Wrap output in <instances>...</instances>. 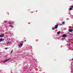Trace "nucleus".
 Wrapping results in <instances>:
<instances>
[{"label": "nucleus", "mask_w": 73, "mask_h": 73, "mask_svg": "<svg viewBox=\"0 0 73 73\" xmlns=\"http://www.w3.org/2000/svg\"><path fill=\"white\" fill-rule=\"evenodd\" d=\"M9 60H11V58H9V59H7V60H4L3 61V62H7V61H9Z\"/></svg>", "instance_id": "nucleus-4"}, {"label": "nucleus", "mask_w": 73, "mask_h": 73, "mask_svg": "<svg viewBox=\"0 0 73 73\" xmlns=\"http://www.w3.org/2000/svg\"><path fill=\"white\" fill-rule=\"evenodd\" d=\"M5 49H8V48H6Z\"/></svg>", "instance_id": "nucleus-15"}, {"label": "nucleus", "mask_w": 73, "mask_h": 73, "mask_svg": "<svg viewBox=\"0 0 73 73\" xmlns=\"http://www.w3.org/2000/svg\"><path fill=\"white\" fill-rule=\"evenodd\" d=\"M68 31L69 32H72L73 31V29H68Z\"/></svg>", "instance_id": "nucleus-3"}, {"label": "nucleus", "mask_w": 73, "mask_h": 73, "mask_svg": "<svg viewBox=\"0 0 73 73\" xmlns=\"http://www.w3.org/2000/svg\"><path fill=\"white\" fill-rule=\"evenodd\" d=\"M72 9H73L72 8H70V11H71L72 10Z\"/></svg>", "instance_id": "nucleus-10"}, {"label": "nucleus", "mask_w": 73, "mask_h": 73, "mask_svg": "<svg viewBox=\"0 0 73 73\" xmlns=\"http://www.w3.org/2000/svg\"><path fill=\"white\" fill-rule=\"evenodd\" d=\"M8 43L9 44V43H10V42H8Z\"/></svg>", "instance_id": "nucleus-17"}, {"label": "nucleus", "mask_w": 73, "mask_h": 73, "mask_svg": "<svg viewBox=\"0 0 73 73\" xmlns=\"http://www.w3.org/2000/svg\"><path fill=\"white\" fill-rule=\"evenodd\" d=\"M72 60H73V59H72Z\"/></svg>", "instance_id": "nucleus-18"}, {"label": "nucleus", "mask_w": 73, "mask_h": 73, "mask_svg": "<svg viewBox=\"0 0 73 73\" xmlns=\"http://www.w3.org/2000/svg\"><path fill=\"white\" fill-rule=\"evenodd\" d=\"M60 31H58L57 33V34L58 35H60Z\"/></svg>", "instance_id": "nucleus-9"}, {"label": "nucleus", "mask_w": 73, "mask_h": 73, "mask_svg": "<svg viewBox=\"0 0 73 73\" xmlns=\"http://www.w3.org/2000/svg\"><path fill=\"white\" fill-rule=\"evenodd\" d=\"M67 36V35L65 34L63 35L62 36V37H66Z\"/></svg>", "instance_id": "nucleus-5"}, {"label": "nucleus", "mask_w": 73, "mask_h": 73, "mask_svg": "<svg viewBox=\"0 0 73 73\" xmlns=\"http://www.w3.org/2000/svg\"><path fill=\"white\" fill-rule=\"evenodd\" d=\"M13 52V50H11V53H12Z\"/></svg>", "instance_id": "nucleus-13"}, {"label": "nucleus", "mask_w": 73, "mask_h": 73, "mask_svg": "<svg viewBox=\"0 0 73 73\" xmlns=\"http://www.w3.org/2000/svg\"><path fill=\"white\" fill-rule=\"evenodd\" d=\"M24 42L23 41H22L21 42V43L19 45V48H21V46H23V43Z\"/></svg>", "instance_id": "nucleus-1"}, {"label": "nucleus", "mask_w": 73, "mask_h": 73, "mask_svg": "<svg viewBox=\"0 0 73 73\" xmlns=\"http://www.w3.org/2000/svg\"><path fill=\"white\" fill-rule=\"evenodd\" d=\"M9 27H11V28H13V26L12 25H9Z\"/></svg>", "instance_id": "nucleus-8"}, {"label": "nucleus", "mask_w": 73, "mask_h": 73, "mask_svg": "<svg viewBox=\"0 0 73 73\" xmlns=\"http://www.w3.org/2000/svg\"><path fill=\"white\" fill-rule=\"evenodd\" d=\"M4 34H2L1 35H0V37H4Z\"/></svg>", "instance_id": "nucleus-6"}, {"label": "nucleus", "mask_w": 73, "mask_h": 73, "mask_svg": "<svg viewBox=\"0 0 73 73\" xmlns=\"http://www.w3.org/2000/svg\"><path fill=\"white\" fill-rule=\"evenodd\" d=\"M62 24L63 25H64V24H65V22H63L62 23Z\"/></svg>", "instance_id": "nucleus-12"}, {"label": "nucleus", "mask_w": 73, "mask_h": 73, "mask_svg": "<svg viewBox=\"0 0 73 73\" xmlns=\"http://www.w3.org/2000/svg\"><path fill=\"white\" fill-rule=\"evenodd\" d=\"M59 25L57 24L55 26L54 28H52V29L53 30H54V29H57V27H58V26Z\"/></svg>", "instance_id": "nucleus-2"}, {"label": "nucleus", "mask_w": 73, "mask_h": 73, "mask_svg": "<svg viewBox=\"0 0 73 73\" xmlns=\"http://www.w3.org/2000/svg\"><path fill=\"white\" fill-rule=\"evenodd\" d=\"M4 39H3L2 38H1L0 39V42H1L2 41H4Z\"/></svg>", "instance_id": "nucleus-7"}, {"label": "nucleus", "mask_w": 73, "mask_h": 73, "mask_svg": "<svg viewBox=\"0 0 73 73\" xmlns=\"http://www.w3.org/2000/svg\"><path fill=\"white\" fill-rule=\"evenodd\" d=\"M70 8H73V6H70Z\"/></svg>", "instance_id": "nucleus-14"}, {"label": "nucleus", "mask_w": 73, "mask_h": 73, "mask_svg": "<svg viewBox=\"0 0 73 73\" xmlns=\"http://www.w3.org/2000/svg\"><path fill=\"white\" fill-rule=\"evenodd\" d=\"M25 42H26L27 41V40H25Z\"/></svg>", "instance_id": "nucleus-16"}, {"label": "nucleus", "mask_w": 73, "mask_h": 73, "mask_svg": "<svg viewBox=\"0 0 73 73\" xmlns=\"http://www.w3.org/2000/svg\"><path fill=\"white\" fill-rule=\"evenodd\" d=\"M9 24H10V25H11L12 23H11V22H9Z\"/></svg>", "instance_id": "nucleus-11"}]
</instances>
